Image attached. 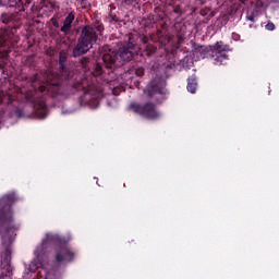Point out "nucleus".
<instances>
[{
	"instance_id": "nucleus-23",
	"label": "nucleus",
	"mask_w": 279,
	"mask_h": 279,
	"mask_svg": "<svg viewBox=\"0 0 279 279\" xmlns=\"http://www.w3.org/2000/svg\"><path fill=\"white\" fill-rule=\"evenodd\" d=\"M47 118V113H43V116L39 117V119H46Z\"/></svg>"
},
{
	"instance_id": "nucleus-5",
	"label": "nucleus",
	"mask_w": 279,
	"mask_h": 279,
	"mask_svg": "<svg viewBox=\"0 0 279 279\" xmlns=\"http://www.w3.org/2000/svg\"><path fill=\"white\" fill-rule=\"evenodd\" d=\"M129 110H132L135 114H140V117H144V119H150L151 121L160 119V112L156 109V105L151 102L145 105L133 102L130 105Z\"/></svg>"
},
{
	"instance_id": "nucleus-7",
	"label": "nucleus",
	"mask_w": 279,
	"mask_h": 279,
	"mask_svg": "<svg viewBox=\"0 0 279 279\" xmlns=\"http://www.w3.org/2000/svg\"><path fill=\"white\" fill-rule=\"evenodd\" d=\"M223 51H226L223 43L217 41L214 46L209 48L207 58L214 60V64L216 66H221V64H228V54H226Z\"/></svg>"
},
{
	"instance_id": "nucleus-1",
	"label": "nucleus",
	"mask_w": 279,
	"mask_h": 279,
	"mask_svg": "<svg viewBox=\"0 0 279 279\" xmlns=\"http://www.w3.org/2000/svg\"><path fill=\"white\" fill-rule=\"evenodd\" d=\"M16 202V194L11 193L0 198V236L2 245H10L16 236V226L12 217V204Z\"/></svg>"
},
{
	"instance_id": "nucleus-17",
	"label": "nucleus",
	"mask_w": 279,
	"mask_h": 279,
	"mask_svg": "<svg viewBox=\"0 0 279 279\" xmlns=\"http://www.w3.org/2000/svg\"><path fill=\"white\" fill-rule=\"evenodd\" d=\"M108 106L109 108H117L118 106L117 99L113 98L111 101H108Z\"/></svg>"
},
{
	"instance_id": "nucleus-12",
	"label": "nucleus",
	"mask_w": 279,
	"mask_h": 279,
	"mask_svg": "<svg viewBox=\"0 0 279 279\" xmlns=\"http://www.w3.org/2000/svg\"><path fill=\"white\" fill-rule=\"evenodd\" d=\"M9 40L10 35H8V32L3 31L2 33H0V47H5Z\"/></svg>"
},
{
	"instance_id": "nucleus-19",
	"label": "nucleus",
	"mask_w": 279,
	"mask_h": 279,
	"mask_svg": "<svg viewBox=\"0 0 279 279\" xmlns=\"http://www.w3.org/2000/svg\"><path fill=\"white\" fill-rule=\"evenodd\" d=\"M39 108H40L41 110H45V109L47 108V105H46L45 102H40V104H39Z\"/></svg>"
},
{
	"instance_id": "nucleus-22",
	"label": "nucleus",
	"mask_w": 279,
	"mask_h": 279,
	"mask_svg": "<svg viewBox=\"0 0 279 279\" xmlns=\"http://www.w3.org/2000/svg\"><path fill=\"white\" fill-rule=\"evenodd\" d=\"M150 53H156V47H150Z\"/></svg>"
},
{
	"instance_id": "nucleus-10",
	"label": "nucleus",
	"mask_w": 279,
	"mask_h": 279,
	"mask_svg": "<svg viewBox=\"0 0 279 279\" xmlns=\"http://www.w3.org/2000/svg\"><path fill=\"white\" fill-rule=\"evenodd\" d=\"M59 64L62 73H64V68L66 64V53L64 52V50H62L59 54Z\"/></svg>"
},
{
	"instance_id": "nucleus-20",
	"label": "nucleus",
	"mask_w": 279,
	"mask_h": 279,
	"mask_svg": "<svg viewBox=\"0 0 279 279\" xmlns=\"http://www.w3.org/2000/svg\"><path fill=\"white\" fill-rule=\"evenodd\" d=\"M45 279H53V277H51V274H50V272H46V274H45Z\"/></svg>"
},
{
	"instance_id": "nucleus-9",
	"label": "nucleus",
	"mask_w": 279,
	"mask_h": 279,
	"mask_svg": "<svg viewBox=\"0 0 279 279\" xmlns=\"http://www.w3.org/2000/svg\"><path fill=\"white\" fill-rule=\"evenodd\" d=\"M73 21H75V14L70 13L64 22H63V26L61 27V32H63V34H69V32H71V27L73 25Z\"/></svg>"
},
{
	"instance_id": "nucleus-11",
	"label": "nucleus",
	"mask_w": 279,
	"mask_h": 279,
	"mask_svg": "<svg viewBox=\"0 0 279 279\" xmlns=\"http://www.w3.org/2000/svg\"><path fill=\"white\" fill-rule=\"evenodd\" d=\"M187 90L192 94H194L197 90V82L195 81V78H189Z\"/></svg>"
},
{
	"instance_id": "nucleus-14",
	"label": "nucleus",
	"mask_w": 279,
	"mask_h": 279,
	"mask_svg": "<svg viewBox=\"0 0 279 279\" xmlns=\"http://www.w3.org/2000/svg\"><path fill=\"white\" fill-rule=\"evenodd\" d=\"M78 88H82L85 93V98L88 99V96L90 95V88L86 89V80H83L78 86Z\"/></svg>"
},
{
	"instance_id": "nucleus-4",
	"label": "nucleus",
	"mask_w": 279,
	"mask_h": 279,
	"mask_svg": "<svg viewBox=\"0 0 279 279\" xmlns=\"http://www.w3.org/2000/svg\"><path fill=\"white\" fill-rule=\"evenodd\" d=\"M101 32H104V26H101V24H97L96 26H85L82 29L76 47L73 49V57L80 58V56L88 53V51L93 49V45L97 43V38H99Z\"/></svg>"
},
{
	"instance_id": "nucleus-8",
	"label": "nucleus",
	"mask_w": 279,
	"mask_h": 279,
	"mask_svg": "<svg viewBox=\"0 0 279 279\" xmlns=\"http://www.w3.org/2000/svg\"><path fill=\"white\" fill-rule=\"evenodd\" d=\"M50 86H60V81H58V74L49 72L46 80V85H40L38 87L39 93H45V90H50Z\"/></svg>"
},
{
	"instance_id": "nucleus-15",
	"label": "nucleus",
	"mask_w": 279,
	"mask_h": 279,
	"mask_svg": "<svg viewBox=\"0 0 279 279\" xmlns=\"http://www.w3.org/2000/svg\"><path fill=\"white\" fill-rule=\"evenodd\" d=\"M5 64H8V56L0 57V70L5 69Z\"/></svg>"
},
{
	"instance_id": "nucleus-2",
	"label": "nucleus",
	"mask_w": 279,
	"mask_h": 279,
	"mask_svg": "<svg viewBox=\"0 0 279 279\" xmlns=\"http://www.w3.org/2000/svg\"><path fill=\"white\" fill-rule=\"evenodd\" d=\"M47 243H56V245H58L56 253L57 263H71V260L75 258V254L71 252L69 245H66V240L59 234L47 233L46 239L41 242V245L37 246L35 251L36 258L32 264L34 267H36V269H40V267H43V262H40V258L45 256V247Z\"/></svg>"
},
{
	"instance_id": "nucleus-21",
	"label": "nucleus",
	"mask_w": 279,
	"mask_h": 279,
	"mask_svg": "<svg viewBox=\"0 0 279 279\" xmlns=\"http://www.w3.org/2000/svg\"><path fill=\"white\" fill-rule=\"evenodd\" d=\"M246 19H247V21H251V23H254V21H255V20H254V15H250V16H247Z\"/></svg>"
},
{
	"instance_id": "nucleus-18",
	"label": "nucleus",
	"mask_w": 279,
	"mask_h": 279,
	"mask_svg": "<svg viewBox=\"0 0 279 279\" xmlns=\"http://www.w3.org/2000/svg\"><path fill=\"white\" fill-rule=\"evenodd\" d=\"M136 75H138V77H141V75H143V73H145V70H143V68L136 70Z\"/></svg>"
},
{
	"instance_id": "nucleus-6",
	"label": "nucleus",
	"mask_w": 279,
	"mask_h": 279,
	"mask_svg": "<svg viewBox=\"0 0 279 279\" xmlns=\"http://www.w3.org/2000/svg\"><path fill=\"white\" fill-rule=\"evenodd\" d=\"M166 84L161 77H156L144 89L147 97H153L156 101H162L165 95H167Z\"/></svg>"
},
{
	"instance_id": "nucleus-16",
	"label": "nucleus",
	"mask_w": 279,
	"mask_h": 279,
	"mask_svg": "<svg viewBox=\"0 0 279 279\" xmlns=\"http://www.w3.org/2000/svg\"><path fill=\"white\" fill-rule=\"evenodd\" d=\"M265 27L268 32H274V29H276V24H274V22H268Z\"/></svg>"
},
{
	"instance_id": "nucleus-3",
	"label": "nucleus",
	"mask_w": 279,
	"mask_h": 279,
	"mask_svg": "<svg viewBox=\"0 0 279 279\" xmlns=\"http://www.w3.org/2000/svg\"><path fill=\"white\" fill-rule=\"evenodd\" d=\"M135 51L136 45L128 43L119 48L118 52L110 49V47L105 46L101 48L100 53L107 69H112V64H117V66H119L120 64H124V62H130L132 58H134Z\"/></svg>"
},
{
	"instance_id": "nucleus-13",
	"label": "nucleus",
	"mask_w": 279,
	"mask_h": 279,
	"mask_svg": "<svg viewBox=\"0 0 279 279\" xmlns=\"http://www.w3.org/2000/svg\"><path fill=\"white\" fill-rule=\"evenodd\" d=\"M0 21L1 23H4V25H8V23H12V21H14V17L10 13H4L1 15Z\"/></svg>"
}]
</instances>
